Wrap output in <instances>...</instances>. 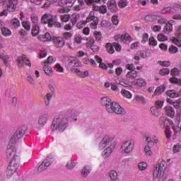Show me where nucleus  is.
<instances>
[{
  "label": "nucleus",
  "instance_id": "obj_1",
  "mask_svg": "<svg viewBox=\"0 0 181 181\" xmlns=\"http://www.w3.org/2000/svg\"><path fill=\"white\" fill-rule=\"evenodd\" d=\"M6 155L7 159H11L6 170V176L8 179H10V177L13 176V174L18 170V168L21 165V157L16 155V148L11 146H7Z\"/></svg>",
  "mask_w": 181,
  "mask_h": 181
},
{
  "label": "nucleus",
  "instance_id": "obj_2",
  "mask_svg": "<svg viewBox=\"0 0 181 181\" xmlns=\"http://www.w3.org/2000/svg\"><path fill=\"white\" fill-rule=\"evenodd\" d=\"M41 23L48 25V28H62V24L57 22V16L45 13L41 18Z\"/></svg>",
  "mask_w": 181,
  "mask_h": 181
},
{
  "label": "nucleus",
  "instance_id": "obj_3",
  "mask_svg": "<svg viewBox=\"0 0 181 181\" xmlns=\"http://www.w3.org/2000/svg\"><path fill=\"white\" fill-rule=\"evenodd\" d=\"M66 128H67V118L58 117L53 119L51 125V129L52 131L58 129V131L63 132Z\"/></svg>",
  "mask_w": 181,
  "mask_h": 181
},
{
  "label": "nucleus",
  "instance_id": "obj_4",
  "mask_svg": "<svg viewBox=\"0 0 181 181\" xmlns=\"http://www.w3.org/2000/svg\"><path fill=\"white\" fill-rule=\"evenodd\" d=\"M106 110L110 114H117L119 115H125V110L119 105V104L115 102H111L109 105L107 106Z\"/></svg>",
  "mask_w": 181,
  "mask_h": 181
},
{
  "label": "nucleus",
  "instance_id": "obj_5",
  "mask_svg": "<svg viewBox=\"0 0 181 181\" xmlns=\"http://www.w3.org/2000/svg\"><path fill=\"white\" fill-rule=\"evenodd\" d=\"M159 124L161 128H165L166 131H169L170 129V125H172V128L174 131V134H177V131H176V126L173 124V122L167 117H160L159 119Z\"/></svg>",
  "mask_w": 181,
  "mask_h": 181
},
{
  "label": "nucleus",
  "instance_id": "obj_6",
  "mask_svg": "<svg viewBox=\"0 0 181 181\" xmlns=\"http://www.w3.org/2000/svg\"><path fill=\"white\" fill-rule=\"evenodd\" d=\"M165 163V161H163L160 164L155 165L154 170L153 171V177L156 179V177H163V175H165V169H166Z\"/></svg>",
  "mask_w": 181,
  "mask_h": 181
},
{
  "label": "nucleus",
  "instance_id": "obj_7",
  "mask_svg": "<svg viewBox=\"0 0 181 181\" xmlns=\"http://www.w3.org/2000/svg\"><path fill=\"white\" fill-rule=\"evenodd\" d=\"M18 0H4L3 5L5 8H7V11L9 12H15L16 11V5H18Z\"/></svg>",
  "mask_w": 181,
  "mask_h": 181
},
{
  "label": "nucleus",
  "instance_id": "obj_8",
  "mask_svg": "<svg viewBox=\"0 0 181 181\" xmlns=\"http://www.w3.org/2000/svg\"><path fill=\"white\" fill-rule=\"evenodd\" d=\"M52 163H53V158L47 156L39 165L37 168V172L40 173L41 172H43V170H46V169H47V168H49V166L52 165Z\"/></svg>",
  "mask_w": 181,
  "mask_h": 181
},
{
  "label": "nucleus",
  "instance_id": "obj_9",
  "mask_svg": "<svg viewBox=\"0 0 181 181\" xmlns=\"http://www.w3.org/2000/svg\"><path fill=\"white\" fill-rule=\"evenodd\" d=\"M16 63L18 67H23V64L28 66V67H32L30 60L28 59V57L25 54H23L21 57H18L16 59Z\"/></svg>",
  "mask_w": 181,
  "mask_h": 181
},
{
  "label": "nucleus",
  "instance_id": "obj_10",
  "mask_svg": "<svg viewBox=\"0 0 181 181\" xmlns=\"http://www.w3.org/2000/svg\"><path fill=\"white\" fill-rule=\"evenodd\" d=\"M49 118L50 115H49V112L42 113L38 118L39 125H40V127H45Z\"/></svg>",
  "mask_w": 181,
  "mask_h": 181
},
{
  "label": "nucleus",
  "instance_id": "obj_11",
  "mask_svg": "<svg viewBox=\"0 0 181 181\" xmlns=\"http://www.w3.org/2000/svg\"><path fill=\"white\" fill-rule=\"evenodd\" d=\"M67 66L69 68L80 67V66H81V62L78 60V59L74 57H70L67 61Z\"/></svg>",
  "mask_w": 181,
  "mask_h": 181
},
{
  "label": "nucleus",
  "instance_id": "obj_12",
  "mask_svg": "<svg viewBox=\"0 0 181 181\" xmlns=\"http://www.w3.org/2000/svg\"><path fill=\"white\" fill-rule=\"evenodd\" d=\"M121 149H122L125 153H130L134 149V144L129 141H126L122 144Z\"/></svg>",
  "mask_w": 181,
  "mask_h": 181
},
{
  "label": "nucleus",
  "instance_id": "obj_13",
  "mask_svg": "<svg viewBox=\"0 0 181 181\" xmlns=\"http://www.w3.org/2000/svg\"><path fill=\"white\" fill-rule=\"evenodd\" d=\"M26 129H28V128L25 126L19 127L13 135L16 136L17 139H21V138L25 135Z\"/></svg>",
  "mask_w": 181,
  "mask_h": 181
},
{
  "label": "nucleus",
  "instance_id": "obj_14",
  "mask_svg": "<svg viewBox=\"0 0 181 181\" xmlns=\"http://www.w3.org/2000/svg\"><path fill=\"white\" fill-rule=\"evenodd\" d=\"M52 40L57 47H63V46H64V44L66 43L64 39L62 37L53 36Z\"/></svg>",
  "mask_w": 181,
  "mask_h": 181
},
{
  "label": "nucleus",
  "instance_id": "obj_15",
  "mask_svg": "<svg viewBox=\"0 0 181 181\" xmlns=\"http://www.w3.org/2000/svg\"><path fill=\"white\" fill-rule=\"evenodd\" d=\"M107 8L110 12H117L118 11V6H117L115 0H111L107 2Z\"/></svg>",
  "mask_w": 181,
  "mask_h": 181
},
{
  "label": "nucleus",
  "instance_id": "obj_16",
  "mask_svg": "<svg viewBox=\"0 0 181 181\" xmlns=\"http://www.w3.org/2000/svg\"><path fill=\"white\" fill-rule=\"evenodd\" d=\"M132 84H133V86H137V87H145L146 86V81L142 78H139L133 81Z\"/></svg>",
  "mask_w": 181,
  "mask_h": 181
},
{
  "label": "nucleus",
  "instance_id": "obj_17",
  "mask_svg": "<svg viewBox=\"0 0 181 181\" xmlns=\"http://www.w3.org/2000/svg\"><path fill=\"white\" fill-rule=\"evenodd\" d=\"M38 39L40 40V42H50L53 39V37L50 35V33H46L44 35H38Z\"/></svg>",
  "mask_w": 181,
  "mask_h": 181
},
{
  "label": "nucleus",
  "instance_id": "obj_18",
  "mask_svg": "<svg viewBox=\"0 0 181 181\" xmlns=\"http://www.w3.org/2000/svg\"><path fill=\"white\" fill-rule=\"evenodd\" d=\"M71 71L72 73H76V74H78V76L82 77L83 78H84L85 77L88 76V71H80V69H71Z\"/></svg>",
  "mask_w": 181,
  "mask_h": 181
},
{
  "label": "nucleus",
  "instance_id": "obj_19",
  "mask_svg": "<svg viewBox=\"0 0 181 181\" xmlns=\"http://www.w3.org/2000/svg\"><path fill=\"white\" fill-rule=\"evenodd\" d=\"M164 110L168 117H170V118H173V117H175V109H173L172 106H166Z\"/></svg>",
  "mask_w": 181,
  "mask_h": 181
},
{
  "label": "nucleus",
  "instance_id": "obj_20",
  "mask_svg": "<svg viewBox=\"0 0 181 181\" xmlns=\"http://www.w3.org/2000/svg\"><path fill=\"white\" fill-rule=\"evenodd\" d=\"M0 59L1 60H3V63H4V66H6V67H11V65L9 64V56H8L4 53H1Z\"/></svg>",
  "mask_w": 181,
  "mask_h": 181
},
{
  "label": "nucleus",
  "instance_id": "obj_21",
  "mask_svg": "<svg viewBox=\"0 0 181 181\" xmlns=\"http://www.w3.org/2000/svg\"><path fill=\"white\" fill-rule=\"evenodd\" d=\"M75 2L76 0H61V5L65 6V8H71Z\"/></svg>",
  "mask_w": 181,
  "mask_h": 181
},
{
  "label": "nucleus",
  "instance_id": "obj_22",
  "mask_svg": "<svg viewBox=\"0 0 181 181\" xmlns=\"http://www.w3.org/2000/svg\"><path fill=\"white\" fill-rule=\"evenodd\" d=\"M114 146H110L105 151H103L102 155L103 158H108L111 153H112V151H114Z\"/></svg>",
  "mask_w": 181,
  "mask_h": 181
},
{
  "label": "nucleus",
  "instance_id": "obj_23",
  "mask_svg": "<svg viewBox=\"0 0 181 181\" xmlns=\"http://www.w3.org/2000/svg\"><path fill=\"white\" fill-rule=\"evenodd\" d=\"M173 31V25L170 21L167 23L164 27L163 32L164 33L169 34Z\"/></svg>",
  "mask_w": 181,
  "mask_h": 181
},
{
  "label": "nucleus",
  "instance_id": "obj_24",
  "mask_svg": "<svg viewBox=\"0 0 181 181\" xmlns=\"http://www.w3.org/2000/svg\"><path fill=\"white\" fill-rule=\"evenodd\" d=\"M127 78H130L131 80H135L138 77V72L135 71V69L129 71L126 75Z\"/></svg>",
  "mask_w": 181,
  "mask_h": 181
},
{
  "label": "nucleus",
  "instance_id": "obj_25",
  "mask_svg": "<svg viewBox=\"0 0 181 181\" xmlns=\"http://www.w3.org/2000/svg\"><path fill=\"white\" fill-rule=\"evenodd\" d=\"M166 95L170 98H176V97H179V93L175 90H168L166 91Z\"/></svg>",
  "mask_w": 181,
  "mask_h": 181
},
{
  "label": "nucleus",
  "instance_id": "obj_26",
  "mask_svg": "<svg viewBox=\"0 0 181 181\" xmlns=\"http://www.w3.org/2000/svg\"><path fill=\"white\" fill-rule=\"evenodd\" d=\"M43 70L47 76H49V77L53 76V70L52 69V67L47 66V64L44 65Z\"/></svg>",
  "mask_w": 181,
  "mask_h": 181
},
{
  "label": "nucleus",
  "instance_id": "obj_27",
  "mask_svg": "<svg viewBox=\"0 0 181 181\" xmlns=\"http://www.w3.org/2000/svg\"><path fill=\"white\" fill-rule=\"evenodd\" d=\"M18 137L13 134L10 139L8 146H11V148H15V145L16 144V141L18 140Z\"/></svg>",
  "mask_w": 181,
  "mask_h": 181
},
{
  "label": "nucleus",
  "instance_id": "obj_28",
  "mask_svg": "<svg viewBox=\"0 0 181 181\" xmlns=\"http://www.w3.org/2000/svg\"><path fill=\"white\" fill-rule=\"evenodd\" d=\"M101 104L102 105L105 106V108H107V105H110L111 104V98L108 97H103L101 98Z\"/></svg>",
  "mask_w": 181,
  "mask_h": 181
},
{
  "label": "nucleus",
  "instance_id": "obj_29",
  "mask_svg": "<svg viewBox=\"0 0 181 181\" xmlns=\"http://www.w3.org/2000/svg\"><path fill=\"white\" fill-rule=\"evenodd\" d=\"M166 88H165L164 86H160L158 88H156V89L154 91L153 95H159L160 94H162V93H163V91H165Z\"/></svg>",
  "mask_w": 181,
  "mask_h": 181
},
{
  "label": "nucleus",
  "instance_id": "obj_30",
  "mask_svg": "<svg viewBox=\"0 0 181 181\" xmlns=\"http://www.w3.org/2000/svg\"><path fill=\"white\" fill-rule=\"evenodd\" d=\"M169 81L171 84H177V86H181V78L179 79L175 76L170 78Z\"/></svg>",
  "mask_w": 181,
  "mask_h": 181
},
{
  "label": "nucleus",
  "instance_id": "obj_31",
  "mask_svg": "<svg viewBox=\"0 0 181 181\" xmlns=\"http://www.w3.org/2000/svg\"><path fill=\"white\" fill-rule=\"evenodd\" d=\"M11 23V28H13L14 29H16L17 28H19V26H21V22H19V19L18 18L12 19Z\"/></svg>",
  "mask_w": 181,
  "mask_h": 181
},
{
  "label": "nucleus",
  "instance_id": "obj_32",
  "mask_svg": "<svg viewBox=\"0 0 181 181\" xmlns=\"http://www.w3.org/2000/svg\"><path fill=\"white\" fill-rule=\"evenodd\" d=\"M90 167L88 166H85L81 171V175L83 177H87V176H88V175H90Z\"/></svg>",
  "mask_w": 181,
  "mask_h": 181
},
{
  "label": "nucleus",
  "instance_id": "obj_33",
  "mask_svg": "<svg viewBox=\"0 0 181 181\" xmlns=\"http://www.w3.org/2000/svg\"><path fill=\"white\" fill-rule=\"evenodd\" d=\"M31 34L33 36H37L39 35V25L34 24L32 27Z\"/></svg>",
  "mask_w": 181,
  "mask_h": 181
},
{
  "label": "nucleus",
  "instance_id": "obj_34",
  "mask_svg": "<svg viewBox=\"0 0 181 181\" xmlns=\"http://www.w3.org/2000/svg\"><path fill=\"white\" fill-rule=\"evenodd\" d=\"M95 19H97V17L94 16L93 13L90 12L88 16L86 18V20L83 21V23H88V22H91V21H93V22L94 21H95Z\"/></svg>",
  "mask_w": 181,
  "mask_h": 181
},
{
  "label": "nucleus",
  "instance_id": "obj_35",
  "mask_svg": "<svg viewBox=\"0 0 181 181\" xmlns=\"http://www.w3.org/2000/svg\"><path fill=\"white\" fill-rule=\"evenodd\" d=\"M121 94L123 95V97H125L126 98H132V93L125 89H122L121 90Z\"/></svg>",
  "mask_w": 181,
  "mask_h": 181
},
{
  "label": "nucleus",
  "instance_id": "obj_36",
  "mask_svg": "<svg viewBox=\"0 0 181 181\" xmlns=\"http://www.w3.org/2000/svg\"><path fill=\"white\" fill-rule=\"evenodd\" d=\"M105 47H106L107 52L110 54H112L115 52V50L114 49V47L110 42L106 44Z\"/></svg>",
  "mask_w": 181,
  "mask_h": 181
},
{
  "label": "nucleus",
  "instance_id": "obj_37",
  "mask_svg": "<svg viewBox=\"0 0 181 181\" xmlns=\"http://www.w3.org/2000/svg\"><path fill=\"white\" fill-rule=\"evenodd\" d=\"M111 180H115L118 179V173L115 170H111L109 175Z\"/></svg>",
  "mask_w": 181,
  "mask_h": 181
},
{
  "label": "nucleus",
  "instance_id": "obj_38",
  "mask_svg": "<svg viewBox=\"0 0 181 181\" xmlns=\"http://www.w3.org/2000/svg\"><path fill=\"white\" fill-rule=\"evenodd\" d=\"M120 40H122V42H131V35H129V34L128 33H126L121 35Z\"/></svg>",
  "mask_w": 181,
  "mask_h": 181
},
{
  "label": "nucleus",
  "instance_id": "obj_39",
  "mask_svg": "<svg viewBox=\"0 0 181 181\" xmlns=\"http://www.w3.org/2000/svg\"><path fill=\"white\" fill-rule=\"evenodd\" d=\"M77 165V163L74 160H69L66 164V168L69 170L74 169Z\"/></svg>",
  "mask_w": 181,
  "mask_h": 181
},
{
  "label": "nucleus",
  "instance_id": "obj_40",
  "mask_svg": "<svg viewBox=\"0 0 181 181\" xmlns=\"http://www.w3.org/2000/svg\"><path fill=\"white\" fill-rule=\"evenodd\" d=\"M52 95L49 93H47L46 98H45L46 107H49V105H50V100H52Z\"/></svg>",
  "mask_w": 181,
  "mask_h": 181
},
{
  "label": "nucleus",
  "instance_id": "obj_41",
  "mask_svg": "<svg viewBox=\"0 0 181 181\" xmlns=\"http://www.w3.org/2000/svg\"><path fill=\"white\" fill-rule=\"evenodd\" d=\"M67 117H77L78 115V112L74 110H69L66 112Z\"/></svg>",
  "mask_w": 181,
  "mask_h": 181
},
{
  "label": "nucleus",
  "instance_id": "obj_42",
  "mask_svg": "<svg viewBox=\"0 0 181 181\" xmlns=\"http://www.w3.org/2000/svg\"><path fill=\"white\" fill-rule=\"evenodd\" d=\"M1 33L4 36H11L12 33L11 32V30L6 28H1Z\"/></svg>",
  "mask_w": 181,
  "mask_h": 181
},
{
  "label": "nucleus",
  "instance_id": "obj_43",
  "mask_svg": "<svg viewBox=\"0 0 181 181\" xmlns=\"http://www.w3.org/2000/svg\"><path fill=\"white\" fill-rule=\"evenodd\" d=\"M171 42L174 45H176V46H178V47H180V46H181V40L177 39V37H173V39L171 40Z\"/></svg>",
  "mask_w": 181,
  "mask_h": 181
},
{
  "label": "nucleus",
  "instance_id": "obj_44",
  "mask_svg": "<svg viewBox=\"0 0 181 181\" xmlns=\"http://www.w3.org/2000/svg\"><path fill=\"white\" fill-rule=\"evenodd\" d=\"M93 35L95 37V40H97L98 42H100L101 40V39H103L101 32H100V31H95Z\"/></svg>",
  "mask_w": 181,
  "mask_h": 181
},
{
  "label": "nucleus",
  "instance_id": "obj_45",
  "mask_svg": "<svg viewBox=\"0 0 181 181\" xmlns=\"http://www.w3.org/2000/svg\"><path fill=\"white\" fill-rule=\"evenodd\" d=\"M160 76H166L170 73V70L168 68H163L162 69L160 70Z\"/></svg>",
  "mask_w": 181,
  "mask_h": 181
},
{
  "label": "nucleus",
  "instance_id": "obj_46",
  "mask_svg": "<svg viewBox=\"0 0 181 181\" xmlns=\"http://www.w3.org/2000/svg\"><path fill=\"white\" fill-rule=\"evenodd\" d=\"M84 2L88 6L93 5V4H100L101 2V0H84Z\"/></svg>",
  "mask_w": 181,
  "mask_h": 181
},
{
  "label": "nucleus",
  "instance_id": "obj_47",
  "mask_svg": "<svg viewBox=\"0 0 181 181\" xmlns=\"http://www.w3.org/2000/svg\"><path fill=\"white\" fill-rule=\"evenodd\" d=\"M147 166H148V164H146V163H145V162H141L138 165V168H139V170H145V169H146Z\"/></svg>",
  "mask_w": 181,
  "mask_h": 181
},
{
  "label": "nucleus",
  "instance_id": "obj_48",
  "mask_svg": "<svg viewBox=\"0 0 181 181\" xmlns=\"http://www.w3.org/2000/svg\"><path fill=\"white\" fill-rule=\"evenodd\" d=\"M98 22H99L98 18L96 17L95 20H94L93 21V23H90L91 29H97V26L98 25Z\"/></svg>",
  "mask_w": 181,
  "mask_h": 181
},
{
  "label": "nucleus",
  "instance_id": "obj_49",
  "mask_svg": "<svg viewBox=\"0 0 181 181\" xmlns=\"http://www.w3.org/2000/svg\"><path fill=\"white\" fill-rule=\"evenodd\" d=\"M148 43L150 46H156L158 45V41L155 40V37H151L148 40Z\"/></svg>",
  "mask_w": 181,
  "mask_h": 181
},
{
  "label": "nucleus",
  "instance_id": "obj_50",
  "mask_svg": "<svg viewBox=\"0 0 181 181\" xmlns=\"http://www.w3.org/2000/svg\"><path fill=\"white\" fill-rule=\"evenodd\" d=\"M22 25L25 30H30V23L28 21H23Z\"/></svg>",
  "mask_w": 181,
  "mask_h": 181
},
{
  "label": "nucleus",
  "instance_id": "obj_51",
  "mask_svg": "<svg viewBox=\"0 0 181 181\" xmlns=\"http://www.w3.org/2000/svg\"><path fill=\"white\" fill-rule=\"evenodd\" d=\"M158 40H159V42H165L168 40V37L162 33H160L158 35Z\"/></svg>",
  "mask_w": 181,
  "mask_h": 181
},
{
  "label": "nucleus",
  "instance_id": "obj_52",
  "mask_svg": "<svg viewBox=\"0 0 181 181\" xmlns=\"http://www.w3.org/2000/svg\"><path fill=\"white\" fill-rule=\"evenodd\" d=\"M158 109L155 107H151V112L153 114V115H155V117H159V111Z\"/></svg>",
  "mask_w": 181,
  "mask_h": 181
},
{
  "label": "nucleus",
  "instance_id": "obj_53",
  "mask_svg": "<svg viewBox=\"0 0 181 181\" xmlns=\"http://www.w3.org/2000/svg\"><path fill=\"white\" fill-rule=\"evenodd\" d=\"M179 73H180V71H179L177 68H173L170 71V74L173 77H176V76H178Z\"/></svg>",
  "mask_w": 181,
  "mask_h": 181
},
{
  "label": "nucleus",
  "instance_id": "obj_54",
  "mask_svg": "<svg viewBox=\"0 0 181 181\" xmlns=\"http://www.w3.org/2000/svg\"><path fill=\"white\" fill-rule=\"evenodd\" d=\"M168 51L171 54H175V53H177V52L179 51L177 49V48L176 47V46L175 45H172L171 47H169Z\"/></svg>",
  "mask_w": 181,
  "mask_h": 181
},
{
  "label": "nucleus",
  "instance_id": "obj_55",
  "mask_svg": "<svg viewBox=\"0 0 181 181\" xmlns=\"http://www.w3.org/2000/svg\"><path fill=\"white\" fill-rule=\"evenodd\" d=\"M112 22L115 26L119 23V20L118 19V16L117 15H115L112 17Z\"/></svg>",
  "mask_w": 181,
  "mask_h": 181
},
{
  "label": "nucleus",
  "instance_id": "obj_56",
  "mask_svg": "<svg viewBox=\"0 0 181 181\" xmlns=\"http://www.w3.org/2000/svg\"><path fill=\"white\" fill-rule=\"evenodd\" d=\"M105 140L103 139V140L99 144V149L103 151L104 148L107 147L108 145L105 143Z\"/></svg>",
  "mask_w": 181,
  "mask_h": 181
},
{
  "label": "nucleus",
  "instance_id": "obj_57",
  "mask_svg": "<svg viewBox=\"0 0 181 181\" xmlns=\"http://www.w3.org/2000/svg\"><path fill=\"white\" fill-rule=\"evenodd\" d=\"M138 56L141 57V59H146V52L144 50H140L137 52Z\"/></svg>",
  "mask_w": 181,
  "mask_h": 181
},
{
  "label": "nucleus",
  "instance_id": "obj_58",
  "mask_svg": "<svg viewBox=\"0 0 181 181\" xmlns=\"http://www.w3.org/2000/svg\"><path fill=\"white\" fill-rule=\"evenodd\" d=\"M62 22H69L70 21V15L65 14L64 16H61Z\"/></svg>",
  "mask_w": 181,
  "mask_h": 181
},
{
  "label": "nucleus",
  "instance_id": "obj_59",
  "mask_svg": "<svg viewBox=\"0 0 181 181\" xmlns=\"http://www.w3.org/2000/svg\"><path fill=\"white\" fill-rule=\"evenodd\" d=\"M54 58L52 56L47 57V60L44 62V64H52L53 63Z\"/></svg>",
  "mask_w": 181,
  "mask_h": 181
},
{
  "label": "nucleus",
  "instance_id": "obj_60",
  "mask_svg": "<svg viewBox=\"0 0 181 181\" xmlns=\"http://www.w3.org/2000/svg\"><path fill=\"white\" fill-rule=\"evenodd\" d=\"M155 104H156V107H154L158 110L159 108H162V107H163V101L162 100H157L156 101Z\"/></svg>",
  "mask_w": 181,
  "mask_h": 181
},
{
  "label": "nucleus",
  "instance_id": "obj_61",
  "mask_svg": "<svg viewBox=\"0 0 181 181\" xmlns=\"http://www.w3.org/2000/svg\"><path fill=\"white\" fill-rule=\"evenodd\" d=\"M128 5L127 0H120L119 1V8H125Z\"/></svg>",
  "mask_w": 181,
  "mask_h": 181
},
{
  "label": "nucleus",
  "instance_id": "obj_62",
  "mask_svg": "<svg viewBox=\"0 0 181 181\" xmlns=\"http://www.w3.org/2000/svg\"><path fill=\"white\" fill-rule=\"evenodd\" d=\"M136 101H138L139 103H141V104H145V98L144 96H136Z\"/></svg>",
  "mask_w": 181,
  "mask_h": 181
},
{
  "label": "nucleus",
  "instance_id": "obj_63",
  "mask_svg": "<svg viewBox=\"0 0 181 181\" xmlns=\"http://www.w3.org/2000/svg\"><path fill=\"white\" fill-rule=\"evenodd\" d=\"M103 139L105 140V142L106 143V145H109L110 144H111V142H112V137H110L108 136H105Z\"/></svg>",
  "mask_w": 181,
  "mask_h": 181
},
{
  "label": "nucleus",
  "instance_id": "obj_64",
  "mask_svg": "<svg viewBox=\"0 0 181 181\" xmlns=\"http://www.w3.org/2000/svg\"><path fill=\"white\" fill-rule=\"evenodd\" d=\"M175 35L177 39H180L181 37V26H180L175 31Z\"/></svg>",
  "mask_w": 181,
  "mask_h": 181
}]
</instances>
